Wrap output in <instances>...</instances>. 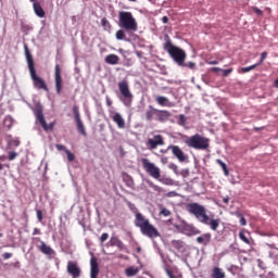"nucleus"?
Instances as JSON below:
<instances>
[{"label": "nucleus", "mask_w": 278, "mask_h": 278, "mask_svg": "<svg viewBox=\"0 0 278 278\" xmlns=\"http://www.w3.org/2000/svg\"><path fill=\"white\" fill-rule=\"evenodd\" d=\"M187 212H189V214H192V216H194L197 220H199V223H202L203 225H208L212 231H218V227H220V218L210 219L205 206L197 202L189 203L187 204Z\"/></svg>", "instance_id": "nucleus-1"}, {"label": "nucleus", "mask_w": 278, "mask_h": 278, "mask_svg": "<svg viewBox=\"0 0 278 278\" xmlns=\"http://www.w3.org/2000/svg\"><path fill=\"white\" fill-rule=\"evenodd\" d=\"M24 49H25V56L28 65V71L30 73V79L33 80L34 87L37 90H45L46 92H49V87L47 86V83L36 73L34 56H31V52H29V48L27 47V45L24 46Z\"/></svg>", "instance_id": "nucleus-2"}, {"label": "nucleus", "mask_w": 278, "mask_h": 278, "mask_svg": "<svg viewBox=\"0 0 278 278\" xmlns=\"http://www.w3.org/2000/svg\"><path fill=\"white\" fill-rule=\"evenodd\" d=\"M135 226L138 227L142 233V236H147V238H150L153 240L154 238H160V231L155 226L142 215V213H136L135 215Z\"/></svg>", "instance_id": "nucleus-3"}, {"label": "nucleus", "mask_w": 278, "mask_h": 278, "mask_svg": "<svg viewBox=\"0 0 278 278\" xmlns=\"http://www.w3.org/2000/svg\"><path fill=\"white\" fill-rule=\"evenodd\" d=\"M163 49L168 52V55H170V58L174 60V62L178 65V66H186V51H184V49L173 45V41H170V38L168 37V35H166V41L164 43Z\"/></svg>", "instance_id": "nucleus-4"}, {"label": "nucleus", "mask_w": 278, "mask_h": 278, "mask_svg": "<svg viewBox=\"0 0 278 278\" xmlns=\"http://www.w3.org/2000/svg\"><path fill=\"white\" fill-rule=\"evenodd\" d=\"M119 27L126 31H138V22L134 17V13L129 11L118 12Z\"/></svg>", "instance_id": "nucleus-5"}, {"label": "nucleus", "mask_w": 278, "mask_h": 278, "mask_svg": "<svg viewBox=\"0 0 278 278\" xmlns=\"http://www.w3.org/2000/svg\"><path fill=\"white\" fill-rule=\"evenodd\" d=\"M185 144L190 149H195L197 151H207V149H210V139L201 136L200 134H195L188 137Z\"/></svg>", "instance_id": "nucleus-6"}, {"label": "nucleus", "mask_w": 278, "mask_h": 278, "mask_svg": "<svg viewBox=\"0 0 278 278\" xmlns=\"http://www.w3.org/2000/svg\"><path fill=\"white\" fill-rule=\"evenodd\" d=\"M118 90L122 94L119 101H122L126 108H131V103H134V94L131 93V90H129V83L127 80L119 81Z\"/></svg>", "instance_id": "nucleus-7"}, {"label": "nucleus", "mask_w": 278, "mask_h": 278, "mask_svg": "<svg viewBox=\"0 0 278 278\" xmlns=\"http://www.w3.org/2000/svg\"><path fill=\"white\" fill-rule=\"evenodd\" d=\"M42 112H43L42 104L40 103L35 104L34 114L38 123L42 127L43 131H53V127H55V122H52L48 125L47 121H45V114Z\"/></svg>", "instance_id": "nucleus-8"}, {"label": "nucleus", "mask_w": 278, "mask_h": 278, "mask_svg": "<svg viewBox=\"0 0 278 278\" xmlns=\"http://www.w3.org/2000/svg\"><path fill=\"white\" fill-rule=\"evenodd\" d=\"M141 164L146 173L153 179H160L162 177V170L155 163H151L149 159H141Z\"/></svg>", "instance_id": "nucleus-9"}, {"label": "nucleus", "mask_w": 278, "mask_h": 278, "mask_svg": "<svg viewBox=\"0 0 278 278\" xmlns=\"http://www.w3.org/2000/svg\"><path fill=\"white\" fill-rule=\"evenodd\" d=\"M146 147L150 151H154V149H157V147H164V137H162V135H152L148 138Z\"/></svg>", "instance_id": "nucleus-10"}, {"label": "nucleus", "mask_w": 278, "mask_h": 278, "mask_svg": "<svg viewBox=\"0 0 278 278\" xmlns=\"http://www.w3.org/2000/svg\"><path fill=\"white\" fill-rule=\"evenodd\" d=\"M54 84H55L56 94H62L64 85L62 80V70L60 68V64H56L54 67Z\"/></svg>", "instance_id": "nucleus-11"}, {"label": "nucleus", "mask_w": 278, "mask_h": 278, "mask_svg": "<svg viewBox=\"0 0 278 278\" xmlns=\"http://www.w3.org/2000/svg\"><path fill=\"white\" fill-rule=\"evenodd\" d=\"M73 114L76 121V127H77L78 134H81V136H86V128L84 127V122H81V116L79 115V106L77 105L73 106Z\"/></svg>", "instance_id": "nucleus-12"}, {"label": "nucleus", "mask_w": 278, "mask_h": 278, "mask_svg": "<svg viewBox=\"0 0 278 278\" xmlns=\"http://www.w3.org/2000/svg\"><path fill=\"white\" fill-rule=\"evenodd\" d=\"M67 273L73 278L81 277V268H79V265H77V263L73 261H70L67 263Z\"/></svg>", "instance_id": "nucleus-13"}, {"label": "nucleus", "mask_w": 278, "mask_h": 278, "mask_svg": "<svg viewBox=\"0 0 278 278\" xmlns=\"http://www.w3.org/2000/svg\"><path fill=\"white\" fill-rule=\"evenodd\" d=\"M167 149H169L175 157L179 160L180 162H186L187 157L184 153V150L179 148L178 146H169Z\"/></svg>", "instance_id": "nucleus-14"}, {"label": "nucleus", "mask_w": 278, "mask_h": 278, "mask_svg": "<svg viewBox=\"0 0 278 278\" xmlns=\"http://www.w3.org/2000/svg\"><path fill=\"white\" fill-rule=\"evenodd\" d=\"M90 278H99V262L94 256L90 258Z\"/></svg>", "instance_id": "nucleus-15"}, {"label": "nucleus", "mask_w": 278, "mask_h": 278, "mask_svg": "<svg viewBox=\"0 0 278 278\" xmlns=\"http://www.w3.org/2000/svg\"><path fill=\"white\" fill-rule=\"evenodd\" d=\"M106 247H116L118 251H127V247H125V243H123L118 237H111Z\"/></svg>", "instance_id": "nucleus-16"}, {"label": "nucleus", "mask_w": 278, "mask_h": 278, "mask_svg": "<svg viewBox=\"0 0 278 278\" xmlns=\"http://www.w3.org/2000/svg\"><path fill=\"white\" fill-rule=\"evenodd\" d=\"M212 242V233L206 232L200 237L197 238V243L198 244H203V247H207Z\"/></svg>", "instance_id": "nucleus-17"}, {"label": "nucleus", "mask_w": 278, "mask_h": 278, "mask_svg": "<svg viewBox=\"0 0 278 278\" xmlns=\"http://www.w3.org/2000/svg\"><path fill=\"white\" fill-rule=\"evenodd\" d=\"M37 248L43 253V255H53V253H55V251L51 247L47 245L45 241H40V245H37Z\"/></svg>", "instance_id": "nucleus-18"}, {"label": "nucleus", "mask_w": 278, "mask_h": 278, "mask_svg": "<svg viewBox=\"0 0 278 278\" xmlns=\"http://www.w3.org/2000/svg\"><path fill=\"white\" fill-rule=\"evenodd\" d=\"M111 118L117 124L118 129H125V118H123L121 113H114Z\"/></svg>", "instance_id": "nucleus-19"}, {"label": "nucleus", "mask_w": 278, "mask_h": 278, "mask_svg": "<svg viewBox=\"0 0 278 278\" xmlns=\"http://www.w3.org/2000/svg\"><path fill=\"white\" fill-rule=\"evenodd\" d=\"M155 101L162 108H173L175 105V104H173V102H169L168 98H166L164 96L156 97Z\"/></svg>", "instance_id": "nucleus-20"}, {"label": "nucleus", "mask_w": 278, "mask_h": 278, "mask_svg": "<svg viewBox=\"0 0 278 278\" xmlns=\"http://www.w3.org/2000/svg\"><path fill=\"white\" fill-rule=\"evenodd\" d=\"M170 118V112L164 110H156V119L160 123H164V121H168Z\"/></svg>", "instance_id": "nucleus-21"}, {"label": "nucleus", "mask_w": 278, "mask_h": 278, "mask_svg": "<svg viewBox=\"0 0 278 278\" xmlns=\"http://www.w3.org/2000/svg\"><path fill=\"white\" fill-rule=\"evenodd\" d=\"M33 10L39 18H45V9H42V5H40V2L33 3Z\"/></svg>", "instance_id": "nucleus-22"}, {"label": "nucleus", "mask_w": 278, "mask_h": 278, "mask_svg": "<svg viewBox=\"0 0 278 278\" xmlns=\"http://www.w3.org/2000/svg\"><path fill=\"white\" fill-rule=\"evenodd\" d=\"M172 247L179 253H186V243L181 240L172 241Z\"/></svg>", "instance_id": "nucleus-23"}, {"label": "nucleus", "mask_w": 278, "mask_h": 278, "mask_svg": "<svg viewBox=\"0 0 278 278\" xmlns=\"http://www.w3.org/2000/svg\"><path fill=\"white\" fill-rule=\"evenodd\" d=\"M119 60H121V58H118V55H116V54H109V55L105 56L104 62L106 64L116 65V64H118Z\"/></svg>", "instance_id": "nucleus-24"}, {"label": "nucleus", "mask_w": 278, "mask_h": 278, "mask_svg": "<svg viewBox=\"0 0 278 278\" xmlns=\"http://www.w3.org/2000/svg\"><path fill=\"white\" fill-rule=\"evenodd\" d=\"M138 273H140V269L135 266H130L125 269L126 277H136V275H138Z\"/></svg>", "instance_id": "nucleus-25"}, {"label": "nucleus", "mask_w": 278, "mask_h": 278, "mask_svg": "<svg viewBox=\"0 0 278 278\" xmlns=\"http://www.w3.org/2000/svg\"><path fill=\"white\" fill-rule=\"evenodd\" d=\"M150 110L146 112L147 121H153V117L157 115V109L153 108L152 105L149 106Z\"/></svg>", "instance_id": "nucleus-26"}, {"label": "nucleus", "mask_w": 278, "mask_h": 278, "mask_svg": "<svg viewBox=\"0 0 278 278\" xmlns=\"http://www.w3.org/2000/svg\"><path fill=\"white\" fill-rule=\"evenodd\" d=\"M212 278H225V271H223V269L219 267H214Z\"/></svg>", "instance_id": "nucleus-27"}, {"label": "nucleus", "mask_w": 278, "mask_h": 278, "mask_svg": "<svg viewBox=\"0 0 278 278\" xmlns=\"http://www.w3.org/2000/svg\"><path fill=\"white\" fill-rule=\"evenodd\" d=\"M147 185L149 186V188H152V190H154V192H157L159 194H162V192H164V189H162V187L155 185L151 180H147Z\"/></svg>", "instance_id": "nucleus-28"}, {"label": "nucleus", "mask_w": 278, "mask_h": 278, "mask_svg": "<svg viewBox=\"0 0 278 278\" xmlns=\"http://www.w3.org/2000/svg\"><path fill=\"white\" fill-rule=\"evenodd\" d=\"M216 164L220 166L222 170L224 172V175L226 177H229V168L227 167V164H225V162H223V160L220 159L216 160Z\"/></svg>", "instance_id": "nucleus-29"}, {"label": "nucleus", "mask_w": 278, "mask_h": 278, "mask_svg": "<svg viewBox=\"0 0 278 278\" xmlns=\"http://www.w3.org/2000/svg\"><path fill=\"white\" fill-rule=\"evenodd\" d=\"M124 181L128 188H134L135 182H134V178H131V176H127L126 178H124Z\"/></svg>", "instance_id": "nucleus-30"}, {"label": "nucleus", "mask_w": 278, "mask_h": 278, "mask_svg": "<svg viewBox=\"0 0 278 278\" xmlns=\"http://www.w3.org/2000/svg\"><path fill=\"white\" fill-rule=\"evenodd\" d=\"M236 216H237L238 218H240V225H241V227H245V225H247V218H244V215H242V213H240V212H237V213H236Z\"/></svg>", "instance_id": "nucleus-31"}, {"label": "nucleus", "mask_w": 278, "mask_h": 278, "mask_svg": "<svg viewBox=\"0 0 278 278\" xmlns=\"http://www.w3.org/2000/svg\"><path fill=\"white\" fill-rule=\"evenodd\" d=\"M255 68H257L256 63L253 64V65H250V66H248V67H242V68L240 70V73H250V71H255Z\"/></svg>", "instance_id": "nucleus-32"}, {"label": "nucleus", "mask_w": 278, "mask_h": 278, "mask_svg": "<svg viewBox=\"0 0 278 278\" xmlns=\"http://www.w3.org/2000/svg\"><path fill=\"white\" fill-rule=\"evenodd\" d=\"M239 238H240V240H242V242H244L245 244H251V241L249 240V238L247 237V235H244V231H240V232H239Z\"/></svg>", "instance_id": "nucleus-33"}, {"label": "nucleus", "mask_w": 278, "mask_h": 278, "mask_svg": "<svg viewBox=\"0 0 278 278\" xmlns=\"http://www.w3.org/2000/svg\"><path fill=\"white\" fill-rule=\"evenodd\" d=\"M115 37L117 40H125V30L119 29L116 31Z\"/></svg>", "instance_id": "nucleus-34"}, {"label": "nucleus", "mask_w": 278, "mask_h": 278, "mask_svg": "<svg viewBox=\"0 0 278 278\" xmlns=\"http://www.w3.org/2000/svg\"><path fill=\"white\" fill-rule=\"evenodd\" d=\"M266 58H268V52H262L261 53V59L260 61L256 63L257 66H261V64H264V60H266Z\"/></svg>", "instance_id": "nucleus-35"}, {"label": "nucleus", "mask_w": 278, "mask_h": 278, "mask_svg": "<svg viewBox=\"0 0 278 278\" xmlns=\"http://www.w3.org/2000/svg\"><path fill=\"white\" fill-rule=\"evenodd\" d=\"M110 238V233L103 232L100 237V244H105L106 240Z\"/></svg>", "instance_id": "nucleus-36"}, {"label": "nucleus", "mask_w": 278, "mask_h": 278, "mask_svg": "<svg viewBox=\"0 0 278 278\" xmlns=\"http://www.w3.org/2000/svg\"><path fill=\"white\" fill-rule=\"evenodd\" d=\"M65 153L67 155L68 162H75V154H73V152H71V150H65Z\"/></svg>", "instance_id": "nucleus-37"}, {"label": "nucleus", "mask_w": 278, "mask_h": 278, "mask_svg": "<svg viewBox=\"0 0 278 278\" xmlns=\"http://www.w3.org/2000/svg\"><path fill=\"white\" fill-rule=\"evenodd\" d=\"M186 115L181 114L179 115V122H178V125H180L181 127H185L186 125Z\"/></svg>", "instance_id": "nucleus-38"}, {"label": "nucleus", "mask_w": 278, "mask_h": 278, "mask_svg": "<svg viewBox=\"0 0 278 278\" xmlns=\"http://www.w3.org/2000/svg\"><path fill=\"white\" fill-rule=\"evenodd\" d=\"M160 215L165 217L170 216V211L168 208H162Z\"/></svg>", "instance_id": "nucleus-39"}, {"label": "nucleus", "mask_w": 278, "mask_h": 278, "mask_svg": "<svg viewBox=\"0 0 278 278\" xmlns=\"http://www.w3.org/2000/svg\"><path fill=\"white\" fill-rule=\"evenodd\" d=\"M252 10L254 14H257V16H262V14H264V11L258 9L257 7H253Z\"/></svg>", "instance_id": "nucleus-40"}, {"label": "nucleus", "mask_w": 278, "mask_h": 278, "mask_svg": "<svg viewBox=\"0 0 278 278\" xmlns=\"http://www.w3.org/2000/svg\"><path fill=\"white\" fill-rule=\"evenodd\" d=\"M179 66H185L187 68H191L192 71L195 68L197 64L194 62H189V63H185V65H179Z\"/></svg>", "instance_id": "nucleus-41"}, {"label": "nucleus", "mask_w": 278, "mask_h": 278, "mask_svg": "<svg viewBox=\"0 0 278 278\" xmlns=\"http://www.w3.org/2000/svg\"><path fill=\"white\" fill-rule=\"evenodd\" d=\"M101 25H102V27H109V29H110V27H112V26L110 25V22H109L108 18H105V17H103V18L101 20Z\"/></svg>", "instance_id": "nucleus-42"}, {"label": "nucleus", "mask_w": 278, "mask_h": 278, "mask_svg": "<svg viewBox=\"0 0 278 278\" xmlns=\"http://www.w3.org/2000/svg\"><path fill=\"white\" fill-rule=\"evenodd\" d=\"M36 214H37V220H38V223H42V219H43L42 212H41L40 210H37V211H36Z\"/></svg>", "instance_id": "nucleus-43"}, {"label": "nucleus", "mask_w": 278, "mask_h": 278, "mask_svg": "<svg viewBox=\"0 0 278 278\" xmlns=\"http://www.w3.org/2000/svg\"><path fill=\"white\" fill-rule=\"evenodd\" d=\"M18 157V153L16 152H9V160L12 162L13 160H16Z\"/></svg>", "instance_id": "nucleus-44"}, {"label": "nucleus", "mask_w": 278, "mask_h": 278, "mask_svg": "<svg viewBox=\"0 0 278 278\" xmlns=\"http://www.w3.org/2000/svg\"><path fill=\"white\" fill-rule=\"evenodd\" d=\"M222 71H223V77H228L230 73H233V68L222 70Z\"/></svg>", "instance_id": "nucleus-45"}, {"label": "nucleus", "mask_w": 278, "mask_h": 278, "mask_svg": "<svg viewBox=\"0 0 278 278\" xmlns=\"http://www.w3.org/2000/svg\"><path fill=\"white\" fill-rule=\"evenodd\" d=\"M13 253H11V252H5V253H3L2 254V257H3V260H10V257H13Z\"/></svg>", "instance_id": "nucleus-46"}, {"label": "nucleus", "mask_w": 278, "mask_h": 278, "mask_svg": "<svg viewBox=\"0 0 278 278\" xmlns=\"http://www.w3.org/2000/svg\"><path fill=\"white\" fill-rule=\"evenodd\" d=\"M55 149H58L59 151H68V149H66V147L62 144H56Z\"/></svg>", "instance_id": "nucleus-47"}, {"label": "nucleus", "mask_w": 278, "mask_h": 278, "mask_svg": "<svg viewBox=\"0 0 278 278\" xmlns=\"http://www.w3.org/2000/svg\"><path fill=\"white\" fill-rule=\"evenodd\" d=\"M4 125H8V127H12V118L5 117Z\"/></svg>", "instance_id": "nucleus-48"}, {"label": "nucleus", "mask_w": 278, "mask_h": 278, "mask_svg": "<svg viewBox=\"0 0 278 278\" xmlns=\"http://www.w3.org/2000/svg\"><path fill=\"white\" fill-rule=\"evenodd\" d=\"M11 144L13 147H18L21 144V141H18V139H13V140H11Z\"/></svg>", "instance_id": "nucleus-49"}, {"label": "nucleus", "mask_w": 278, "mask_h": 278, "mask_svg": "<svg viewBox=\"0 0 278 278\" xmlns=\"http://www.w3.org/2000/svg\"><path fill=\"white\" fill-rule=\"evenodd\" d=\"M40 229L39 228H35L33 231V236H40Z\"/></svg>", "instance_id": "nucleus-50"}, {"label": "nucleus", "mask_w": 278, "mask_h": 278, "mask_svg": "<svg viewBox=\"0 0 278 278\" xmlns=\"http://www.w3.org/2000/svg\"><path fill=\"white\" fill-rule=\"evenodd\" d=\"M14 268H21V262H15L12 264Z\"/></svg>", "instance_id": "nucleus-51"}, {"label": "nucleus", "mask_w": 278, "mask_h": 278, "mask_svg": "<svg viewBox=\"0 0 278 278\" xmlns=\"http://www.w3.org/2000/svg\"><path fill=\"white\" fill-rule=\"evenodd\" d=\"M166 273L169 278H175V275H173V271H170V269H167Z\"/></svg>", "instance_id": "nucleus-52"}, {"label": "nucleus", "mask_w": 278, "mask_h": 278, "mask_svg": "<svg viewBox=\"0 0 278 278\" xmlns=\"http://www.w3.org/2000/svg\"><path fill=\"white\" fill-rule=\"evenodd\" d=\"M212 71H213V73H218L219 71H223V68H220V67H213Z\"/></svg>", "instance_id": "nucleus-53"}, {"label": "nucleus", "mask_w": 278, "mask_h": 278, "mask_svg": "<svg viewBox=\"0 0 278 278\" xmlns=\"http://www.w3.org/2000/svg\"><path fill=\"white\" fill-rule=\"evenodd\" d=\"M162 22H163L164 24L168 23V16H163V17H162Z\"/></svg>", "instance_id": "nucleus-54"}, {"label": "nucleus", "mask_w": 278, "mask_h": 278, "mask_svg": "<svg viewBox=\"0 0 278 278\" xmlns=\"http://www.w3.org/2000/svg\"><path fill=\"white\" fill-rule=\"evenodd\" d=\"M223 203H229V197L223 199Z\"/></svg>", "instance_id": "nucleus-55"}, {"label": "nucleus", "mask_w": 278, "mask_h": 278, "mask_svg": "<svg viewBox=\"0 0 278 278\" xmlns=\"http://www.w3.org/2000/svg\"><path fill=\"white\" fill-rule=\"evenodd\" d=\"M0 160H1V162H5V160H8V157L5 155H2V156H0Z\"/></svg>", "instance_id": "nucleus-56"}, {"label": "nucleus", "mask_w": 278, "mask_h": 278, "mask_svg": "<svg viewBox=\"0 0 278 278\" xmlns=\"http://www.w3.org/2000/svg\"><path fill=\"white\" fill-rule=\"evenodd\" d=\"M274 87L278 88V78L274 81Z\"/></svg>", "instance_id": "nucleus-57"}, {"label": "nucleus", "mask_w": 278, "mask_h": 278, "mask_svg": "<svg viewBox=\"0 0 278 278\" xmlns=\"http://www.w3.org/2000/svg\"><path fill=\"white\" fill-rule=\"evenodd\" d=\"M208 64L216 65L218 64V61H211Z\"/></svg>", "instance_id": "nucleus-58"}, {"label": "nucleus", "mask_w": 278, "mask_h": 278, "mask_svg": "<svg viewBox=\"0 0 278 278\" xmlns=\"http://www.w3.org/2000/svg\"><path fill=\"white\" fill-rule=\"evenodd\" d=\"M173 194H175V192H169L167 197H173Z\"/></svg>", "instance_id": "nucleus-59"}, {"label": "nucleus", "mask_w": 278, "mask_h": 278, "mask_svg": "<svg viewBox=\"0 0 278 278\" xmlns=\"http://www.w3.org/2000/svg\"><path fill=\"white\" fill-rule=\"evenodd\" d=\"M0 170H3V164L0 163Z\"/></svg>", "instance_id": "nucleus-60"}, {"label": "nucleus", "mask_w": 278, "mask_h": 278, "mask_svg": "<svg viewBox=\"0 0 278 278\" xmlns=\"http://www.w3.org/2000/svg\"><path fill=\"white\" fill-rule=\"evenodd\" d=\"M128 1H131L132 3H136V1H138V0H128Z\"/></svg>", "instance_id": "nucleus-61"}, {"label": "nucleus", "mask_w": 278, "mask_h": 278, "mask_svg": "<svg viewBox=\"0 0 278 278\" xmlns=\"http://www.w3.org/2000/svg\"><path fill=\"white\" fill-rule=\"evenodd\" d=\"M31 3H36V0H30Z\"/></svg>", "instance_id": "nucleus-62"}, {"label": "nucleus", "mask_w": 278, "mask_h": 278, "mask_svg": "<svg viewBox=\"0 0 278 278\" xmlns=\"http://www.w3.org/2000/svg\"><path fill=\"white\" fill-rule=\"evenodd\" d=\"M260 129H262V128H255L256 131H260Z\"/></svg>", "instance_id": "nucleus-63"}, {"label": "nucleus", "mask_w": 278, "mask_h": 278, "mask_svg": "<svg viewBox=\"0 0 278 278\" xmlns=\"http://www.w3.org/2000/svg\"><path fill=\"white\" fill-rule=\"evenodd\" d=\"M108 105H112V102H108Z\"/></svg>", "instance_id": "nucleus-64"}]
</instances>
